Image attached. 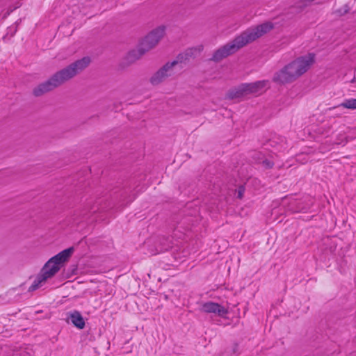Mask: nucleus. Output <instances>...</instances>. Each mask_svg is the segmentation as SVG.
Here are the masks:
<instances>
[{
  "instance_id": "nucleus-1",
  "label": "nucleus",
  "mask_w": 356,
  "mask_h": 356,
  "mask_svg": "<svg viewBox=\"0 0 356 356\" xmlns=\"http://www.w3.org/2000/svg\"><path fill=\"white\" fill-rule=\"evenodd\" d=\"M273 29L271 22H266L247 29L232 41L217 49L213 54L211 60L218 62L228 56L235 53L246 44L254 42Z\"/></svg>"
},
{
  "instance_id": "nucleus-2",
  "label": "nucleus",
  "mask_w": 356,
  "mask_h": 356,
  "mask_svg": "<svg viewBox=\"0 0 356 356\" xmlns=\"http://www.w3.org/2000/svg\"><path fill=\"white\" fill-rule=\"evenodd\" d=\"M315 61L316 55L314 53L299 56L277 72L273 81L279 84L292 83L306 73Z\"/></svg>"
},
{
  "instance_id": "nucleus-3",
  "label": "nucleus",
  "mask_w": 356,
  "mask_h": 356,
  "mask_svg": "<svg viewBox=\"0 0 356 356\" xmlns=\"http://www.w3.org/2000/svg\"><path fill=\"white\" fill-rule=\"evenodd\" d=\"M165 34V27L160 26L151 31L140 41L138 48L130 51L127 55L129 62H134L140 58L145 54L154 48Z\"/></svg>"
},
{
  "instance_id": "nucleus-4",
  "label": "nucleus",
  "mask_w": 356,
  "mask_h": 356,
  "mask_svg": "<svg viewBox=\"0 0 356 356\" xmlns=\"http://www.w3.org/2000/svg\"><path fill=\"white\" fill-rule=\"evenodd\" d=\"M90 63V59L88 57H84L81 59L77 60L53 74L51 76L52 81L58 88L74 78L76 74L81 72L89 65Z\"/></svg>"
},
{
  "instance_id": "nucleus-5",
  "label": "nucleus",
  "mask_w": 356,
  "mask_h": 356,
  "mask_svg": "<svg viewBox=\"0 0 356 356\" xmlns=\"http://www.w3.org/2000/svg\"><path fill=\"white\" fill-rule=\"evenodd\" d=\"M56 264L48 261L42 267L40 273L36 277L32 284L29 286V291H33L40 287L46 281L54 277L60 270Z\"/></svg>"
},
{
  "instance_id": "nucleus-6",
  "label": "nucleus",
  "mask_w": 356,
  "mask_h": 356,
  "mask_svg": "<svg viewBox=\"0 0 356 356\" xmlns=\"http://www.w3.org/2000/svg\"><path fill=\"white\" fill-rule=\"evenodd\" d=\"M178 63V61L174 60L171 63H167L150 78V82L152 85H158L163 82L167 77L173 73V67Z\"/></svg>"
},
{
  "instance_id": "nucleus-7",
  "label": "nucleus",
  "mask_w": 356,
  "mask_h": 356,
  "mask_svg": "<svg viewBox=\"0 0 356 356\" xmlns=\"http://www.w3.org/2000/svg\"><path fill=\"white\" fill-rule=\"evenodd\" d=\"M247 95H259L269 88L268 81L262 80L250 83H244Z\"/></svg>"
},
{
  "instance_id": "nucleus-8",
  "label": "nucleus",
  "mask_w": 356,
  "mask_h": 356,
  "mask_svg": "<svg viewBox=\"0 0 356 356\" xmlns=\"http://www.w3.org/2000/svg\"><path fill=\"white\" fill-rule=\"evenodd\" d=\"M201 311L204 313H213L219 316H224L227 314V310L223 306L211 301L204 303Z\"/></svg>"
},
{
  "instance_id": "nucleus-9",
  "label": "nucleus",
  "mask_w": 356,
  "mask_h": 356,
  "mask_svg": "<svg viewBox=\"0 0 356 356\" xmlns=\"http://www.w3.org/2000/svg\"><path fill=\"white\" fill-rule=\"evenodd\" d=\"M56 86L54 83V82L52 81L51 77H50L47 81L45 82H43L38 86H37L33 90V94L35 97H40L42 96L54 89L56 88Z\"/></svg>"
},
{
  "instance_id": "nucleus-10",
  "label": "nucleus",
  "mask_w": 356,
  "mask_h": 356,
  "mask_svg": "<svg viewBox=\"0 0 356 356\" xmlns=\"http://www.w3.org/2000/svg\"><path fill=\"white\" fill-rule=\"evenodd\" d=\"M73 251V248H69L51 257L49 261H51L53 264H56V266L60 268L62 264L66 262L71 257Z\"/></svg>"
},
{
  "instance_id": "nucleus-11",
  "label": "nucleus",
  "mask_w": 356,
  "mask_h": 356,
  "mask_svg": "<svg viewBox=\"0 0 356 356\" xmlns=\"http://www.w3.org/2000/svg\"><path fill=\"white\" fill-rule=\"evenodd\" d=\"M70 319L72 323L78 329H83L85 327V321L81 314L76 310H74L69 314Z\"/></svg>"
},
{
  "instance_id": "nucleus-12",
  "label": "nucleus",
  "mask_w": 356,
  "mask_h": 356,
  "mask_svg": "<svg viewBox=\"0 0 356 356\" xmlns=\"http://www.w3.org/2000/svg\"><path fill=\"white\" fill-rule=\"evenodd\" d=\"M248 95L245 84H241L240 86L231 89L227 94V97L230 99L241 98Z\"/></svg>"
},
{
  "instance_id": "nucleus-13",
  "label": "nucleus",
  "mask_w": 356,
  "mask_h": 356,
  "mask_svg": "<svg viewBox=\"0 0 356 356\" xmlns=\"http://www.w3.org/2000/svg\"><path fill=\"white\" fill-rule=\"evenodd\" d=\"M339 106H341L348 109H356V99H345Z\"/></svg>"
},
{
  "instance_id": "nucleus-14",
  "label": "nucleus",
  "mask_w": 356,
  "mask_h": 356,
  "mask_svg": "<svg viewBox=\"0 0 356 356\" xmlns=\"http://www.w3.org/2000/svg\"><path fill=\"white\" fill-rule=\"evenodd\" d=\"M244 189L243 188H239L238 191V197L241 199L243 196Z\"/></svg>"
},
{
  "instance_id": "nucleus-15",
  "label": "nucleus",
  "mask_w": 356,
  "mask_h": 356,
  "mask_svg": "<svg viewBox=\"0 0 356 356\" xmlns=\"http://www.w3.org/2000/svg\"><path fill=\"white\" fill-rule=\"evenodd\" d=\"M264 164L266 167H268V168H272V167L273 166V163L272 162H270V161H264Z\"/></svg>"
}]
</instances>
